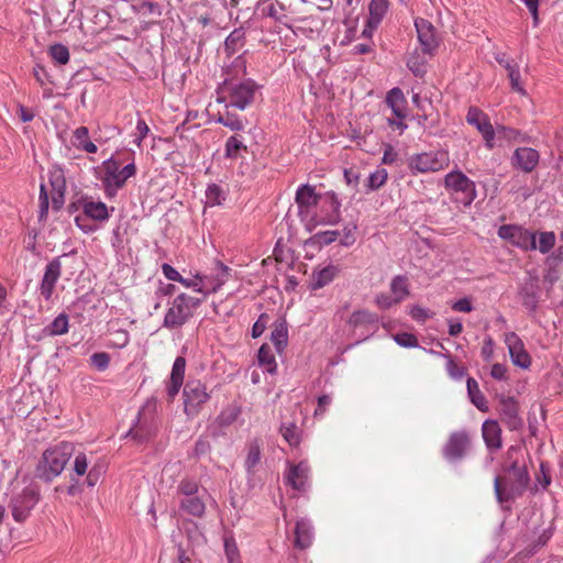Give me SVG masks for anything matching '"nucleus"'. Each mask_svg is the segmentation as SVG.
<instances>
[{
    "label": "nucleus",
    "instance_id": "obj_1",
    "mask_svg": "<svg viewBox=\"0 0 563 563\" xmlns=\"http://www.w3.org/2000/svg\"><path fill=\"white\" fill-rule=\"evenodd\" d=\"M519 452L520 449L516 446L507 451V459L511 462L505 467L504 476H496L494 479L495 495L500 504L521 497L529 486L530 476L526 463H520L518 457H514Z\"/></svg>",
    "mask_w": 563,
    "mask_h": 563
},
{
    "label": "nucleus",
    "instance_id": "obj_2",
    "mask_svg": "<svg viewBox=\"0 0 563 563\" xmlns=\"http://www.w3.org/2000/svg\"><path fill=\"white\" fill-rule=\"evenodd\" d=\"M75 453L71 442H60L44 451L36 467L35 477L49 483L62 474L67 462Z\"/></svg>",
    "mask_w": 563,
    "mask_h": 563
},
{
    "label": "nucleus",
    "instance_id": "obj_3",
    "mask_svg": "<svg viewBox=\"0 0 563 563\" xmlns=\"http://www.w3.org/2000/svg\"><path fill=\"white\" fill-rule=\"evenodd\" d=\"M201 302V298L185 292L179 294L167 309L163 320V327L169 330L180 329L194 317L195 311Z\"/></svg>",
    "mask_w": 563,
    "mask_h": 563
},
{
    "label": "nucleus",
    "instance_id": "obj_4",
    "mask_svg": "<svg viewBox=\"0 0 563 563\" xmlns=\"http://www.w3.org/2000/svg\"><path fill=\"white\" fill-rule=\"evenodd\" d=\"M41 499L40 488L29 484L22 488L14 487L10 495L9 509L15 522H24Z\"/></svg>",
    "mask_w": 563,
    "mask_h": 563
},
{
    "label": "nucleus",
    "instance_id": "obj_5",
    "mask_svg": "<svg viewBox=\"0 0 563 563\" xmlns=\"http://www.w3.org/2000/svg\"><path fill=\"white\" fill-rule=\"evenodd\" d=\"M102 169L103 175L100 180L107 197L115 196L118 190L125 185L126 180L136 173L134 163H130L121 168V163L113 157L102 163Z\"/></svg>",
    "mask_w": 563,
    "mask_h": 563
},
{
    "label": "nucleus",
    "instance_id": "obj_6",
    "mask_svg": "<svg viewBox=\"0 0 563 563\" xmlns=\"http://www.w3.org/2000/svg\"><path fill=\"white\" fill-rule=\"evenodd\" d=\"M183 396L184 412L189 418L198 416L203 405L211 398L206 385L199 379L188 380L184 386Z\"/></svg>",
    "mask_w": 563,
    "mask_h": 563
},
{
    "label": "nucleus",
    "instance_id": "obj_7",
    "mask_svg": "<svg viewBox=\"0 0 563 563\" xmlns=\"http://www.w3.org/2000/svg\"><path fill=\"white\" fill-rule=\"evenodd\" d=\"M450 164L449 153L431 151L416 154L409 158V168L417 173H434L444 169Z\"/></svg>",
    "mask_w": 563,
    "mask_h": 563
},
{
    "label": "nucleus",
    "instance_id": "obj_8",
    "mask_svg": "<svg viewBox=\"0 0 563 563\" xmlns=\"http://www.w3.org/2000/svg\"><path fill=\"white\" fill-rule=\"evenodd\" d=\"M444 185L451 192L462 195V197L456 198V200L464 207H470L476 198L475 183L460 170L446 174Z\"/></svg>",
    "mask_w": 563,
    "mask_h": 563
},
{
    "label": "nucleus",
    "instance_id": "obj_9",
    "mask_svg": "<svg viewBox=\"0 0 563 563\" xmlns=\"http://www.w3.org/2000/svg\"><path fill=\"white\" fill-rule=\"evenodd\" d=\"M471 435L465 430L452 432L442 448L443 457L451 463L462 461L471 450Z\"/></svg>",
    "mask_w": 563,
    "mask_h": 563
},
{
    "label": "nucleus",
    "instance_id": "obj_10",
    "mask_svg": "<svg viewBox=\"0 0 563 563\" xmlns=\"http://www.w3.org/2000/svg\"><path fill=\"white\" fill-rule=\"evenodd\" d=\"M498 236L503 240L509 241L512 245L525 251L537 249L536 233L518 225H501L498 229Z\"/></svg>",
    "mask_w": 563,
    "mask_h": 563
},
{
    "label": "nucleus",
    "instance_id": "obj_11",
    "mask_svg": "<svg viewBox=\"0 0 563 563\" xmlns=\"http://www.w3.org/2000/svg\"><path fill=\"white\" fill-rule=\"evenodd\" d=\"M228 89L229 104L239 110H244L253 102L257 85L254 80L247 79L239 84H232Z\"/></svg>",
    "mask_w": 563,
    "mask_h": 563
},
{
    "label": "nucleus",
    "instance_id": "obj_12",
    "mask_svg": "<svg viewBox=\"0 0 563 563\" xmlns=\"http://www.w3.org/2000/svg\"><path fill=\"white\" fill-rule=\"evenodd\" d=\"M466 121L477 129L485 140L487 148L492 150L495 145V129L489 122L488 117L478 108L471 107L466 114Z\"/></svg>",
    "mask_w": 563,
    "mask_h": 563
},
{
    "label": "nucleus",
    "instance_id": "obj_13",
    "mask_svg": "<svg viewBox=\"0 0 563 563\" xmlns=\"http://www.w3.org/2000/svg\"><path fill=\"white\" fill-rule=\"evenodd\" d=\"M499 417L501 422L511 431L519 430L523 421L519 416L518 401L512 397H503L499 404Z\"/></svg>",
    "mask_w": 563,
    "mask_h": 563
},
{
    "label": "nucleus",
    "instance_id": "obj_14",
    "mask_svg": "<svg viewBox=\"0 0 563 563\" xmlns=\"http://www.w3.org/2000/svg\"><path fill=\"white\" fill-rule=\"evenodd\" d=\"M415 26L423 53L432 54L439 46V40L433 25L426 19L417 18Z\"/></svg>",
    "mask_w": 563,
    "mask_h": 563
},
{
    "label": "nucleus",
    "instance_id": "obj_15",
    "mask_svg": "<svg viewBox=\"0 0 563 563\" xmlns=\"http://www.w3.org/2000/svg\"><path fill=\"white\" fill-rule=\"evenodd\" d=\"M505 343L508 347L512 363L520 368H529L531 365V357L526 351L522 340L515 332H509L506 334Z\"/></svg>",
    "mask_w": 563,
    "mask_h": 563
},
{
    "label": "nucleus",
    "instance_id": "obj_16",
    "mask_svg": "<svg viewBox=\"0 0 563 563\" xmlns=\"http://www.w3.org/2000/svg\"><path fill=\"white\" fill-rule=\"evenodd\" d=\"M62 274L60 257L52 260L45 267L44 276L40 285V294L45 300H51L56 283Z\"/></svg>",
    "mask_w": 563,
    "mask_h": 563
},
{
    "label": "nucleus",
    "instance_id": "obj_17",
    "mask_svg": "<svg viewBox=\"0 0 563 563\" xmlns=\"http://www.w3.org/2000/svg\"><path fill=\"white\" fill-rule=\"evenodd\" d=\"M540 161V154L531 147H518L512 154L511 165L523 173H531Z\"/></svg>",
    "mask_w": 563,
    "mask_h": 563
},
{
    "label": "nucleus",
    "instance_id": "obj_18",
    "mask_svg": "<svg viewBox=\"0 0 563 563\" xmlns=\"http://www.w3.org/2000/svg\"><path fill=\"white\" fill-rule=\"evenodd\" d=\"M321 222L324 224H336L340 221L341 202L333 191L321 196Z\"/></svg>",
    "mask_w": 563,
    "mask_h": 563
},
{
    "label": "nucleus",
    "instance_id": "obj_19",
    "mask_svg": "<svg viewBox=\"0 0 563 563\" xmlns=\"http://www.w3.org/2000/svg\"><path fill=\"white\" fill-rule=\"evenodd\" d=\"M321 199V195L316 192V188L308 184L301 185L296 191V203L300 216H308L311 208L316 207Z\"/></svg>",
    "mask_w": 563,
    "mask_h": 563
},
{
    "label": "nucleus",
    "instance_id": "obj_20",
    "mask_svg": "<svg viewBox=\"0 0 563 563\" xmlns=\"http://www.w3.org/2000/svg\"><path fill=\"white\" fill-rule=\"evenodd\" d=\"M539 284L534 278L527 279L519 289L521 303L529 310L534 311L539 301Z\"/></svg>",
    "mask_w": 563,
    "mask_h": 563
},
{
    "label": "nucleus",
    "instance_id": "obj_21",
    "mask_svg": "<svg viewBox=\"0 0 563 563\" xmlns=\"http://www.w3.org/2000/svg\"><path fill=\"white\" fill-rule=\"evenodd\" d=\"M339 273V266L332 264L320 269H314L310 278V289L318 290L323 288L324 286L332 283Z\"/></svg>",
    "mask_w": 563,
    "mask_h": 563
},
{
    "label": "nucleus",
    "instance_id": "obj_22",
    "mask_svg": "<svg viewBox=\"0 0 563 563\" xmlns=\"http://www.w3.org/2000/svg\"><path fill=\"white\" fill-rule=\"evenodd\" d=\"M483 439L489 450H499L503 445L501 429L497 421L486 420L482 426Z\"/></svg>",
    "mask_w": 563,
    "mask_h": 563
},
{
    "label": "nucleus",
    "instance_id": "obj_23",
    "mask_svg": "<svg viewBox=\"0 0 563 563\" xmlns=\"http://www.w3.org/2000/svg\"><path fill=\"white\" fill-rule=\"evenodd\" d=\"M309 476V466L305 462L291 465L286 475V483L296 490L305 488Z\"/></svg>",
    "mask_w": 563,
    "mask_h": 563
},
{
    "label": "nucleus",
    "instance_id": "obj_24",
    "mask_svg": "<svg viewBox=\"0 0 563 563\" xmlns=\"http://www.w3.org/2000/svg\"><path fill=\"white\" fill-rule=\"evenodd\" d=\"M232 269L221 262H216L214 273L205 276L207 283L203 286L209 287L210 292L217 291L231 277Z\"/></svg>",
    "mask_w": 563,
    "mask_h": 563
},
{
    "label": "nucleus",
    "instance_id": "obj_25",
    "mask_svg": "<svg viewBox=\"0 0 563 563\" xmlns=\"http://www.w3.org/2000/svg\"><path fill=\"white\" fill-rule=\"evenodd\" d=\"M78 203L82 207L84 213L96 221H106L109 219L108 207L102 201H92L88 198H81Z\"/></svg>",
    "mask_w": 563,
    "mask_h": 563
},
{
    "label": "nucleus",
    "instance_id": "obj_26",
    "mask_svg": "<svg viewBox=\"0 0 563 563\" xmlns=\"http://www.w3.org/2000/svg\"><path fill=\"white\" fill-rule=\"evenodd\" d=\"M386 103L393 110L397 119L406 118L407 100L400 88L395 87L387 92Z\"/></svg>",
    "mask_w": 563,
    "mask_h": 563
},
{
    "label": "nucleus",
    "instance_id": "obj_27",
    "mask_svg": "<svg viewBox=\"0 0 563 563\" xmlns=\"http://www.w3.org/2000/svg\"><path fill=\"white\" fill-rule=\"evenodd\" d=\"M312 528L308 520L301 519L297 521L295 528V547L303 550L312 543Z\"/></svg>",
    "mask_w": 563,
    "mask_h": 563
},
{
    "label": "nucleus",
    "instance_id": "obj_28",
    "mask_svg": "<svg viewBox=\"0 0 563 563\" xmlns=\"http://www.w3.org/2000/svg\"><path fill=\"white\" fill-rule=\"evenodd\" d=\"M245 44V31L243 27L234 29L224 41V52L228 56L234 55Z\"/></svg>",
    "mask_w": 563,
    "mask_h": 563
},
{
    "label": "nucleus",
    "instance_id": "obj_29",
    "mask_svg": "<svg viewBox=\"0 0 563 563\" xmlns=\"http://www.w3.org/2000/svg\"><path fill=\"white\" fill-rule=\"evenodd\" d=\"M377 321H378V318L375 313H373L366 309H361V310L354 311L350 316V318L347 320V324H349V327H351L353 329H357L361 327L374 325L377 323Z\"/></svg>",
    "mask_w": 563,
    "mask_h": 563
},
{
    "label": "nucleus",
    "instance_id": "obj_30",
    "mask_svg": "<svg viewBox=\"0 0 563 563\" xmlns=\"http://www.w3.org/2000/svg\"><path fill=\"white\" fill-rule=\"evenodd\" d=\"M69 318L66 313H59L48 325L43 329V334L46 336L63 335L68 332Z\"/></svg>",
    "mask_w": 563,
    "mask_h": 563
},
{
    "label": "nucleus",
    "instance_id": "obj_31",
    "mask_svg": "<svg viewBox=\"0 0 563 563\" xmlns=\"http://www.w3.org/2000/svg\"><path fill=\"white\" fill-rule=\"evenodd\" d=\"M467 394L471 402L481 411L487 410V400L479 390L477 382L473 377H468L466 380Z\"/></svg>",
    "mask_w": 563,
    "mask_h": 563
},
{
    "label": "nucleus",
    "instance_id": "obj_32",
    "mask_svg": "<svg viewBox=\"0 0 563 563\" xmlns=\"http://www.w3.org/2000/svg\"><path fill=\"white\" fill-rule=\"evenodd\" d=\"M179 505L184 511L194 517H202L206 510V505L202 498L198 495L183 498Z\"/></svg>",
    "mask_w": 563,
    "mask_h": 563
},
{
    "label": "nucleus",
    "instance_id": "obj_33",
    "mask_svg": "<svg viewBox=\"0 0 563 563\" xmlns=\"http://www.w3.org/2000/svg\"><path fill=\"white\" fill-rule=\"evenodd\" d=\"M271 340L278 353H282L288 342V327L285 320L275 323Z\"/></svg>",
    "mask_w": 563,
    "mask_h": 563
},
{
    "label": "nucleus",
    "instance_id": "obj_34",
    "mask_svg": "<svg viewBox=\"0 0 563 563\" xmlns=\"http://www.w3.org/2000/svg\"><path fill=\"white\" fill-rule=\"evenodd\" d=\"M257 8L261 9L263 15L269 16L274 19L276 22L286 23V15L282 14L280 11L284 10L283 4H278V8L272 2V0H260L257 2Z\"/></svg>",
    "mask_w": 563,
    "mask_h": 563
},
{
    "label": "nucleus",
    "instance_id": "obj_35",
    "mask_svg": "<svg viewBox=\"0 0 563 563\" xmlns=\"http://www.w3.org/2000/svg\"><path fill=\"white\" fill-rule=\"evenodd\" d=\"M388 10V1L387 0H371L368 5L369 16L368 20L372 21V25L378 26L382 22L384 15Z\"/></svg>",
    "mask_w": 563,
    "mask_h": 563
},
{
    "label": "nucleus",
    "instance_id": "obj_36",
    "mask_svg": "<svg viewBox=\"0 0 563 563\" xmlns=\"http://www.w3.org/2000/svg\"><path fill=\"white\" fill-rule=\"evenodd\" d=\"M258 364L269 374H274L277 368L275 356L267 344L260 347L257 353Z\"/></svg>",
    "mask_w": 563,
    "mask_h": 563
},
{
    "label": "nucleus",
    "instance_id": "obj_37",
    "mask_svg": "<svg viewBox=\"0 0 563 563\" xmlns=\"http://www.w3.org/2000/svg\"><path fill=\"white\" fill-rule=\"evenodd\" d=\"M260 461H261L260 442H258V440H252L247 444V455H246L245 462H244L246 472L250 474L253 473L255 466L260 463Z\"/></svg>",
    "mask_w": 563,
    "mask_h": 563
},
{
    "label": "nucleus",
    "instance_id": "obj_38",
    "mask_svg": "<svg viewBox=\"0 0 563 563\" xmlns=\"http://www.w3.org/2000/svg\"><path fill=\"white\" fill-rule=\"evenodd\" d=\"M390 290L399 302L402 301L408 295V279L404 275H397L390 283Z\"/></svg>",
    "mask_w": 563,
    "mask_h": 563
},
{
    "label": "nucleus",
    "instance_id": "obj_39",
    "mask_svg": "<svg viewBox=\"0 0 563 563\" xmlns=\"http://www.w3.org/2000/svg\"><path fill=\"white\" fill-rule=\"evenodd\" d=\"M241 415V409L236 405H230L224 408L217 417V423L220 427L231 426Z\"/></svg>",
    "mask_w": 563,
    "mask_h": 563
},
{
    "label": "nucleus",
    "instance_id": "obj_40",
    "mask_svg": "<svg viewBox=\"0 0 563 563\" xmlns=\"http://www.w3.org/2000/svg\"><path fill=\"white\" fill-rule=\"evenodd\" d=\"M280 433L289 445L297 446L300 443V430L296 423H283L280 426Z\"/></svg>",
    "mask_w": 563,
    "mask_h": 563
},
{
    "label": "nucleus",
    "instance_id": "obj_41",
    "mask_svg": "<svg viewBox=\"0 0 563 563\" xmlns=\"http://www.w3.org/2000/svg\"><path fill=\"white\" fill-rule=\"evenodd\" d=\"M340 235L339 231H320L316 234H313L309 240H308V244H311V245H318V246H324V245H329L331 244L332 242H334L338 236Z\"/></svg>",
    "mask_w": 563,
    "mask_h": 563
},
{
    "label": "nucleus",
    "instance_id": "obj_42",
    "mask_svg": "<svg viewBox=\"0 0 563 563\" xmlns=\"http://www.w3.org/2000/svg\"><path fill=\"white\" fill-rule=\"evenodd\" d=\"M48 180L52 190L66 189V178L63 168L53 166L48 172Z\"/></svg>",
    "mask_w": 563,
    "mask_h": 563
},
{
    "label": "nucleus",
    "instance_id": "obj_43",
    "mask_svg": "<svg viewBox=\"0 0 563 563\" xmlns=\"http://www.w3.org/2000/svg\"><path fill=\"white\" fill-rule=\"evenodd\" d=\"M135 10L142 15L146 16H161L163 14L162 4L153 1H142L136 7Z\"/></svg>",
    "mask_w": 563,
    "mask_h": 563
},
{
    "label": "nucleus",
    "instance_id": "obj_44",
    "mask_svg": "<svg viewBox=\"0 0 563 563\" xmlns=\"http://www.w3.org/2000/svg\"><path fill=\"white\" fill-rule=\"evenodd\" d=\"M48 55L55 63L59 65H65L69 62V51L63 44L52 45L48 49Z\"/></svg>",
    "mask_w": 563,
    "mask_h": 563
},
{
    "label": "nucleus",
    "instance_id": "obj_45",
    "mask_svg": "<svg viewBox=\"0 0 563 563\" xmlns=\"http://www.w3.org/2000/svg\"><path fill=\"white\" fill-rule=\"evenodd\" d=\"M387 177H388V173L385 168L376 169L374 173H372L368 176L367 184H366L367 189L372 190V191L379 189L386 183Z\"/></svg>",
    "mask_w": 563,
    "mask_h": 563
},
{
    "label": "nucleus",
    "instance_id": "obj_46",
    "mask_svg": "<svg viewBox=\"0 0 563 563\" xmlns=\"http://www.w3.org/2000/svg\"><path fill=\"white\" fill-rule=\"evenodd\" d=\"M206 199L208 206H219L224 200L223 190L217 184H211L206 190Z\"/></svg>",
    "mask_w": 563,
    "mask_h": 563
},
{
    "label": "nucleus",
    "instance_id": "obj_47",
    "mask_svg": "<svg viewBox=\"0 0 563 563\" xmlns=\"http://www.w3.org/2000/svg\"><path fill=\"white\" fill-rule=\"evenodd\" d=\"M241 150H246V146L239 136L232 135L227 140V143H225V156L227 157L236 158L239 156V153Z\"/></svg>",
    "mask_w": 563,
    "mask_h": 563
},
{
    "label": "nucleus",
    "instance_id": "obj_48",
    "mask_svg": "<svg viewBox=\"0 0 563 563\" xmlns=\"http://www.w3.org/2000/svg\"><path fill=\"white\" fill-rule=\"evenodd\" d=\"M177 490L184 496V498H188L190 496L198 495L199 484L195 479L183 478L178 484Z\"/></svg>",
    "mask_w": 563,
    "mask_h": 563
},
{
    "label": "nucleus",
    "instance_id": "obj_49",
    "mask_svg": "<svg viewBox=\"0 0 563 563\" xmlns=\"http://www.w3.org/2000/svg\"><path fill=\"white\" fill-rule=\"evenodd\" d=\"M496 135L498 139L515 142L520 140L521 133L519 130H516L514 128L497 125V128L495 129V136Z\"/></svg>",
    "mask_w": 563,
    "mask_h": 563
},
{
    "label": "nucleus",
    "instance_id": "obj_50",
    "mask_svg": "<svg viewBox=\"0 0 563 563\" xmlns=\"http://www.w3.org/2000/svg\"><path fill=\"white\" fill-rule=\"evenodd\" d=\"M186 371V360L183 356H177L174 361L170 379L184 383Z\"/></svg>",
    "mask_w": 563,
    "mask_h": 563
},
{
    "label": "nucleus",
    "instance_id": "obj_51",
    "mask_svg": "<svg viewBox=\"0 0 563 563\" xmlns=\"http://www.w3.org/2000/svg\"><path fill=\"white\" fill-rule=\"evenodd\" d=\"M555 244V234L553 232H541L539 236V245L537 249L542 254L548 253Z\"/></svg>",
    "mask_w": 563,
    "mask_h": 563
},
{
    "label": "nucleus",
    "instance_id": "obj_52",
    "mask_svg": "<svg viewBox=\"0 0 563 563\" xmlns=\"http://www.w3.org/2000/svg\"><path fill=\"white\" fill-rule=\"evenodd\" d=\"M179 283L188 288H192L198 292H210L209 287L203 286V284L207 283L206 277H200L198 275L195 277V279H187L183 277Z\"/></svg>",
    "mask_w": 563,
    "mask_h": 563
},
{
    "label": "nucleus",
    "instance_id": "obj_53",
    "mask_svg": "<svg viewBox=\"0 0 563 563\" xmlns=\"http://www.w3.org/2000/svg\"><path fill=\"white\" fill-rule=\"evenodd\" d=\"M217 121L232 131H240L243 129V123L234 114L227 113L224 115H220Z\"/></svg>",
    "mask_w": 563,
    "mask_h": 563
},
{
    "label": "nucleus",
    "instance_id": "obj_54",
    "mask_svg": "<svg viewBox=\"0 0 563 563\" xmlns=\"http://www.w3.org/2000/svg\"><path fill=\"white\" fill-rule=\"evenodd\" d=\"M90 362L98 371H104L109 366L110 355L106 352H97L90 356Z\"/></svg>",
    "mask_w": 563,
    "mask_h": 563
},
{
    "label": "nucleus",
    "instance_id": "obj_55",
    "mask_svg": "<svg viewBox=\"0 0 563 563\" xmlns=\"http://www.w3.org/2000/svg\"><path fill=\"white\" fill-rule=\"evenodd\" d=\"M507 73H508V78L510 80V85H511L512 90H515L518 93L525 96L527 92H526V89L520 84L519 66L514 68V69H510Z\"/></svg>",
    "mask_w": 563,
    "mask_h": 563
},
{
    "label": "nucleus",
    "instance_id": "obj_56",
    "mask_svg": "<svg viewBox=\"0 0 563 563\" xmlns=\"http://www.w3.org/2000/svg\"><path fill=\"white\" fill-rule=\"evenodd\" d=\"M407 66L416 77H422L426 74L424 62H421L417 56H410Z\"/></svg>",
    "mask_w": 563,
    "mask_h": 563
},
{
    "label": "nucleus",
    "instance_id": "obj_57",
    "mask_svg": "<svg viewBox=\"0 0 563 563\" xmlns=\"http://www.w3.org/2000/svg\"><path fill=\"white\" fill-rule=\"evenodd\" d=\"M409 313L412 319L419 322H423L427 319H431L434 316V313L430 309L420 307L418 305L412 306Z\"/></svg>",
    "mask_w": 563,
    "mask_h": 563
},
{
    "label": "nucleus",
    "instance_id": "obj_58",
    "mask_svg": "<svg viewBox=\"0 0 563 563\" xmlns=\"http://www.w3.org/2000/svg\"><path fill=\"white\" fill-rule=\"evenodd\" d=\"M224 550L229 563H240L239 550L234 540L225 539Z\"/></svg>",
    "mask_w": 563,
    "mask_h": 563
},
{
    "label": "nucleus",
    "instance_id": "obj_59",
    "mask_svg": "<svg viewBox=\"0 0 563 563\" xmlns=\"http://www.w3.org/2000/svg\"><path fill=\"white\" fill-rule=\"evenodd\" d=\"M268 321H269V316L267 313H262L258 317V319L255 321V323L252 327V336L254 339L261 336L264 333Z\"/></svg>",
    "mask_w": 563,
    "mask_h": 563
},
{
    "label": "nucleus",
    "instance_id": "obj_60",
    "mask_svg": "<svg viewBox=\"0 0 563 563\" xmlns=\"http://www.w3.org/2000/svg\"><path fill=\"white\" fill-rule=\"evenodd\" d=\"M395 341L397 344L404 347H416L418 346L417 338L411 333H398L395 335Z\"/></svg>",
    "mask_w": 563,
    "mask_h": 563
},
{
    "label": "nucleus",
    "instance_id": "obj_61",
    "mask_svg": "<svg viewBox=\"0 0 563 563\" xmlns=\"http://www.w3.org/2000/svg\"><path fill=\"white\" fill-rule=\"evenodd\" d=\"M87 468H88V460H87L86 454L78 453L74 461V472L76 473V475L82 476L87 473Z\"/></svg>",
    "mask_w": 563,
    "mask_h": 563
},
{
    "label": "nucleus",
    "instance_id": "obj_62",
    "mask_svg": "<svg viewBox=\"0 0 563 563\" xmlns=\"http://www.w3.org/2000/svg\"><path fill=\"white\" fill-rule=\"evenodd\" d=\"M38 200H40V209H41L40 217L43 218L44 216L47 214L48 208H49L48 194H47L45 185H43V184L40 187Z\"/></svg>",
    "mask_w": 563,
    "mask_h": 563
},
{
    "label": "nucleus",
    "instance_id": "obj_63",
    "mask_svg": "<svg viewBox=\"0 0 563 563\" xmlns=\"http://www.w3.org/2000/svg\"><path fill=\"white\" fill-rule=\"evenodd\" d=\"M448 358L446 362V371L449 375L455 379L462 378L464 376V369L459 366L449 355H445Z\"/></svg>",
    "mask_w": 563,
    "mask_h": 563
},
{
    "label": "nucleus",
    "instance_id": "obj_64",
    "mask_svg": "<svg viewBox=\"0 0 563 563\" xmlns=\"http://www.w3.org/2000/svg\"><path fill=\"white\" fill-rule=\"evenodd\" d=\"M150 132V128L143 119H139L136 123V135L134 142L136 145H141L142 141L146 137Z\"/></svg>",
    "mask_w": 563,
    "mask_h": 563
}]
</instances>
